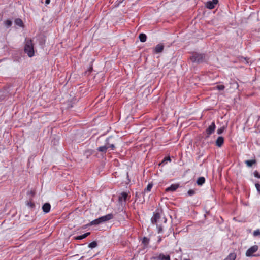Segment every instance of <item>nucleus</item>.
<instances>
[{
    "mask_svg": "<svg viewBox=\"0 0 260 260\" xmlns=\"http://www.w3.org/2000/svg\"><path fill=\"white\" fill-rule=\"evenodd\" d=\"M24 52L29 57H31L34 55V47L31 39L25 40Z\"/></svg>",
    "mask_w": 260,
    "mask_h": 260,
    "instance_id": "1",
    "label": "nucleus"
},
{
    "mask_svg": "<svg viewBox=\"0 0 260 260\" xmlns=\"http://www.w3.org/2000/svg\"><path fill=\"white\" fill-rule=\"evenodd\" d=\"M205 55L203 54L195 53L190 57V60L193 62L201 63L203 61Z\"/></svg>",
    "mask_w": 260,
    "mask_h": 260,
    "instance_id": "2",
    "label": "nucleus"
},
{
    "mask_svg": "<svg viewBox=\"0 0 260 260\" xmlns=\"http://www.w3.org/2000/svg\"><path fill=\"white\" fill-rule=\"evenodd\" d=\"M258 249V246L257 245H254L250 248H249L246 252V255L247 257L253 256H255L254 255V253L256 252Z\"/></svg>",
    "mask_w": 260,
    "mask_h": 260,
    "instance_id": "3",
    "label": "nucleus"
},
{
    "mask_svg": "<svg viewBox=\"0 0 260 260\" xmlns=\"http://www.w3.org/2000/svg\"><path fill=\"white\" fill-rule=\"evenodd\" d=\"M218 2V0L208 1L206 3V7L209 9H212L215 8V5L217 4Z\"/></svg>",
    "mask_w": 260,
    "mask_h": 260,
    "instance_id": "4",
    "label": "nucleus"
},
{
    "mask_svg": "<svg viewBox=\"0 0 260 260\" xmlns=\"http://www.w3.org/2000/svg\"><path fill=\"white\" fill-rule=\"evenodd\" d=\"M164 49V45L162 44H159L153 48V52L156 54L161 53L163 51Z\"/></svg>",
    "mask_w": 260,
    "mask_h": 260,
    "instance_id": "5",
    "label": "nucleus"
},
{
    "mask_svg": "<svg viewBox=\"0 0 260 260\" xmlns=\"http://www.w3.org/2000/svg\"><path fill=\"white\" fill-rule=\"evenodd\" d=\"M216 128V126L214 122H212L211 124L206 129V133L208 134V136H209L214 132Z\"/></svg>",
    "mask_w": 260,
    "mask_h": 260,
    "instance_id": "6",
    "label": "nucleus"
},
{
    "mask_svg": "<svg viewBox=\"0 0 260 260\" xmlns=\"http://www.w3.org/2000/svg\"><path fill=\"white\" fill-rule=\"evenodd\" d=\"M153 258L155 260H171L170 256L169 255H164L162 253L154 257Z\"/></svg>",
    "mask_w": 260,
    "mask_h": 260,
    "instance_id": "7",
    "label": "nucleus"
},
{
    "mask_svg": "<svg viewBox=\"0 0 260 260\" xmlns=\"http://www.w3.org/2000/svg\"><path fill=\"white\" fill-rule=\"evenodd\" d=\"M113 218V215L112 213L107 214L100 217L102 223L112 219Z\"/></svg>",
    "mask_w": 260,
    "mask_h": 260,
    "instance_id": "8",
    "label": "nucleus"
},
{
    "mask_svg": "<svg viewBox=\"0 0 260 260\" xmlns=\"http://www.w3.org/2000/svg\"><path fill=\"white\" fill-rule=\"evenodd\" d=\"M128 197V194L125 192H122L119 195L118 198V200L119 202H122V201L126 202L127 198Z\"/></svg>",
    "mask_w": 260,
    "mask_h": 260,
    "instance_id": "9",
    "label": "nucleus"
},
{
    "mask_svg": "<svg viewBox=\"0 0 260 260\" xmlns=\"http://www.w3.org/2000/svg\"><path fill=\"white\" fill-rule=\"evenodd\" d=\"M160 216L159 213H154L153 217L151 219L152 224H156L157 220L160 218Z\"/></svg>",
    "mask_w": 260,
    "mask_h": 260,
    "instance_id": "10",
    "label": "nucleus"
},
{
    "mask_svg": "<svg viewBox=\"0 0 260 260\" xmlns=\"http://www.w3.org/2000/svg\"><path fill=\"white\" fill-rule=\"evenodd\" d=\"M50 208L51 205L48 203H45L42 206L43 211L46 213H47L50 211Z\"/></svg>",
    "mask_w": 260,
    "mask_h": 260,
    "instance_id": "11",
    "label": "nucleus"
},
{
    "mask_svg": "<svg viewBox=\"0 0 260 260\" xmlns=\"http://www.w3.org/2000/svg\"><path fill=\"white\" fill-rule=\"evenodd\" d=\"M178 187H179L178 184H172L170 186H169V187H168L166 189V191L167 192L174 191L178 188Z\"/></svg>",
    "mask_w": 260,
    "mask_h": 260,
    "instance_id": "12",
    "label": "nucleus"
},
{
    "mask_svg": "<svg viewBox=\"0 0 260 260\" xmlns=\"http://www.w3.org/2000/svg\"><path fill=\"white\" fill-rule=\"evenodd\" d=\"M224 143V138L223 137L220 136L218 137L216 141V145L217 146L220 147L223 145Z\"/></svg>",
    "mask_w": 260,
    "mask_h": 260,
    "instance_id": "13",
    "label": "nucleus"
},
{
    "mask_svg": "<svg viewBox=\"0 0 260 260\" xmlns=\"http://www.w3.org/2000/svg\"><path fill=\"white\" fill-rule=\"evenodd\" d=\"M245 164L248 167H251L253 165L256 164V160L255 159L246 160L245 161Z\"/></svg>",
    "mask_w": 260,
    "mask_h": 260,
    "instance_id": "14",
    "label": "nucleus"
},
{
    "mask_svg": "<svg viewBox=\"0 0 260 260\" xmlns=\"http://www.w3.org/2000/svg\"><path fill=\"white\" fill-rule=\"evenodd\" d=\"M90 234V232L86 233L82 235L78 236L75 237L76 240H82L86 238Z\"/></svg>",
    "mask_w": 260,
    "mask_h": 260,
    "instance_id": "15",
    "label": "nucleus"
},
{
    "mask_svg": "<svg viewBox=\"0 0 260 260\" xmlns=\"http://www.w3.org/2000/svg\"><path fill=\"white\" fill-rule=\"evenodd\" d=\"M15 24L18 26L23 27L24 26V24L22 20L20 18H17L15 20Z\"/></svg>",
    "mask_w": 260,
    "mask_h": 260,
    "instance_id": "16",
    "label": "nucleus"
},
{
    "mask_svg": "<svg viewBox=\"0 0 260 260\" xmlns=\"http://www.w3.org/2000/svg\"><path fill=\"white\" fill-rule=\"evenodd\" d=\"M149 241H150V240L149 238L146 237H144L143 239H142V244H143L144 245V248H146L147 247L149 243Z\"/></svg>",
    "mask_w": 260,
    "mask_h": 260,
    "instance_id": "17",
    "label": "nucleus"
},
{
    "mask_svg": "<svg viewBox=\"0 0 260 260\" xmlns=\"http://www.w3.org/2000/svg\"><path fill=\"white\" fill-rule=\"evenodd\" d=\"M205 182V179L204 177H199L197 181L198 185H202Z\"/></svg>",
    "mask_w": 260,
    "mask_h": 260,
    "instance_id": "18",
    "label": "nucleus"
},
{
    "mask_svg": "<svg viewBox=\"0 0 260 260\" xmlns=\"http://www.w3.org/2000/svg\"><path fill=\"white\" fill-rule=\"evenodd\" d=\"M108 148V146H101V147H99L98 148V151H99V152H103L104 153H106V152H107V150Z\"/></svg>",
    "mask_w": 260,
    "mask_h": 260,
    "instance_id": "19",
    "label": "nucleus"
},
{
    "mask_svg": "<svg viewBox=\"0 0 260 260\" xmlns=\"http://www.w3.org/2000/svg\"><path fill=\"white\" fill-rule=\"evenodd\" d=\"M139 38L141 42H145L147 40V36L143 33H141L139 36Z\"/></svg>",
    "mask_w": 260,
    "mask_h": 260,
    "instance_id": "20",
    "label": "nucleus"
},
{
    "mask_svg": "<svg viewBox=\"0 0 260 260\" xmlns=\"http://www.w3.org/2000/svg\"><path fill=\"white\" fill-rule=\"evenodd\" d=\"M236 257V254L234 253H230L228 257L224 260H235Z\"/></svg>",
    "mask_w": 260,
    "mask_h": 260,
    "instance_id": "21",
    "label": "nucleus"
},
{
    "mask_svg": "<svg viewBox=\"0 0 260 260\" xmlns=\"http://www.w3.org/2000/svg\"><path fill=\"white\" fill-rule=\"evenodd\" d=\"M236 257V254L234 253H230L228 257L224 260H235Z\"/></svg>",
    "mask_w": 260,
    "mask_h": 260,
    "instance_id": "22",
    "label": "nucleus"
},
{
    "mask_svg": "<svg viewBox=\"0 0 260 260\" xmlns=\"http://www.w3.org/2000/svg\"><path fill=\"white\" fill-rule=\"evenodd\" d=\"M101 223H102V222H101V218H100V217H99V218L96 219L92 221L90 223V225H98V224H100Z\"/></svg>",
    "mask_w": 260,
    "mask_h": 260,
    "instance_id": "23",
    "label": "nucleus"
},
{
    "mask_svg": "<svg viewBox=\"0 0 260 260\" xmlns=\"http://www.w3.org/2000/svg\"><path fill=\"white\" fill-rule=\"evenodd\" d=\"M4 24L7 27H9L12 24V22L11 20H7L4 22Z\"/></svg>",
    "mask_w": 260,
    "mask_h": 260,
    "instance_id": "24",
    "label": "nucleus"
},
{
    "mask_svg": "<svg viewBox=\"0 0 260 260\" xmlns=\"http://www.w3.org/2000/svg\"><path fill=\"white\" fill-rule=\"evenodd\" d=\"M97 245H98V244H97L96 242L93 241L89 244L88 246H89V247H90L91 248H93L96 247L97 246Z\"/></svg>",
    "mask_w": 260,
    "mask_h": 260,
    "instance_id": "25",
    "label": "nucleus"
},
{
    "mask_svg": "<svg viewBox=\"0 0 260 260\" xmlns=\"http://www.w3.org/2000/svg\"><path fill=\"white\" fill-rule=\"evenodd\" d=\"M215 88L218 90H223L225 88V86L223 85H218L215 87Z\"/></svg>",
    "mask_w": 260,
    "mask_h": 260,
    "instance_id": "26",
    "label": "nucleus"
},
{
    "mask_svg": "<svg viewBox=\"0 0 260 260\" xmlns=\"http://www.w3.org/2000/svg\"><path fill=\"white\" fill-rule=\"evenodd\" d=\"M152 187V184L151 183H149L147 186V187L145 189V191H150Z\"/></svg>",
    "mask_w": 260,
    "mask_h": 260,
    "instance_id": "27",
    "label": "nucleus"
},
{
    "mask_svg": "<svg viewBox=\"0 0 260 260\" xmlns=\"http://www.w3.org/2000/svg\"><path fill=\"white\" fill-rule=\"evenodd\" d=\"M171 159L170 157H167L162 161L161 164H167V161H171Z\"/></svg>",
    "mask_w": 260,
    "mask_h": 260,
    "instance_id": "28",
    "label": "nucleus"
},
{
    "mask_svg": "<svg viewBox=\"0 0 260 260\" xmlns=\"http://www.w3.org/2000/svg\"><path fill=\"white\" fill-rule=\"evenodd\" d=\"M93 153V151L91 150H87L85 151V154L88 156Z\"/></svg>",
    "mask_w": 260,
    "mask_h": 260,
    "instance_id": "29",
    "label": "nucleus"
},
{
    "mask_svg": "<svg viewBox=\"0 0 260 260\" xmlns=\"http://www.w3.org/2000/svg\"><path fill=\"white\" fill-rule=\"evenodd\" d=\"M195 193V191L193 189H190L188 191L187 194L189 196H193Z\"/></svg>",
    "mask_w": 260,
    "mask_h": 260,
    "instance_id": "30",
    "label": "nucleus"
},
{
    "mask_svg": "<svg viewBox=\"0 0 260 260\" xmlns=\"http://www.w3.org/2000/svg\"><path fill=\"white\" fill-rule=\"evenodd\" d=\"M254 176L256 178H260V174L256 170L254 172Z\"/></svg>",
    "mask_w": 260,
    "mask_h": 260,
    "instance_id": "31",
    "label": "nucleus"
},
{
    "mask_svg": "<svg viewBox=\"0 0 260 260\" xmlns=\"http://www.w3.org/2000/svg\"><path fill=\"white\" fill-rule=\"evenodd\" d=\"M260 235V230H256L254 231L253 232V236H257Z\"/></svg>",
    "mask_w": 260,
    "mask_h": 260,
    "instance_id": "32",
    "label": "nucleus"
},
{
    "mask_svg": "<svg viewBox=\"0 0 260 260\" xmlns=\"http://www.w3.org/2000/svg\"><path fill=\"white\" fill-rule=\"evenodd\" d=\"M224 129V127H222L219 129H217V134H221L223 133V131Z\"/></svg>",
    "mask_w": 260,
    "mask_h": 260,
    "instance_id": "33",
    "label": "nucleus"
},
{
    "mask_svg": "<svg viewBox=\"0 0 260 260\" xmlns=\"http://www.w3.org/2000/svg\"><path fill=\"white\" fill-rule=\"evenodd\" d=\"M255 187L260 194V184L259 183H255Z\"/></svg>",
    "mask_w": 260,
    "mask_h": 260,
    "instance_id": "34",
    "label": "nucleus"
},
{
    "mask_svg": "<svg viewBox=\"0 0 260 260\" xmlns=\"http://www.w3.org/2000/svg\"><path fill=\"white\" fill-rule=\"evenodd\" d=\"M243 60H244L245 61V62H246V63H248V58H246V57H241V59H240V61H241V62H243Z\"/></svg>",
    "mask_w": 260,
    "mask_h": 260,
    "instance_id": "35",
    "label": "nucleus"
},
{
    "mask_svg": "<svg viewBox=\"0 0 260 260\" xmlns=\"http://www.w3.org/2000/svg\"><path fill=\"white\" fill-rule=\"evenodd\" d=\"M109 148H110L112 150H114L115 149V146L114 144H109L108 146H107Z\"/></svg>",
    "mask_w": 260,
    "mask_h": 260,
    "instance_id": "36",
    "label": "nucleus"
},
{
    "mask_svg": "<svg viewBox=\"0 0 260 260\" xmlns=\"http://www.w3.org/2000/svg\"><path fill=\"white\" fill-rule=\"evenodd\" d=\"M162 230H162V228L161 226H159L158 227V233H161L162 232Z\"/></svg>",
    "mask_w": 260,
    "mask_h": 260,
    "instance_id": "37",
    "label": "nucleus"
},
{
    "mask_svg": "<svg viewBox=\"0 0 260 260\" xmlns=\"http://www.w3.org/2000/svg\"><path fill=\"white\" fill-rule=\"evenodd\" d=\"M50 0H46V1H45V4H46V5H48V4H49L50 3Z\"/></svg>",
    "mask_w": 260,
    "mask_h": 260,
    "instance_id": "38",
    "label": "nucleus"
},
{
    "mask_svg": "<svg viewBox=\"0 0 260 260\" xmlns=\"http://www.w3.org/2000/svg\"><path fill=\"white\" fill-rule=\"evenodd\" d=\"M29 205L31 206L32 205V203L29 204Z\"/></svg>",
    "mask_w": 260,
    "mask_h": 260,
    "instance_id": "39",
    "label": "nucleus"
},
{
    "mask_svg": "<svg viewBox=\"0 0 260 260\" xmlns=\"http://www.w3.org/2000/svg\"><path fill=\"white\" fill-rule=\"evenodd\" d=\"M29 205L31 206L32 205V203L29 204Z\"/></svg>",
    "mask_w": 260,
    "mask_h": 260,
    "instance_id": "40",
    "label": "nucleus"
}]
</instances>
